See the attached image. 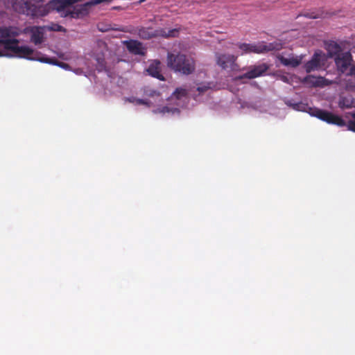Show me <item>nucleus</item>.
Returning a JSON list of instances; mask_svg holds the SVG:
<instances>
[{
    "instance_id": "1",
    "label": "nucleus",
    "mask_w": 355,
    "mask_h": 355,
    "mask_svg": "<svg viewBox=\"0 0 355 355\" xmlns=\"http://www.w3.org/2000/svg\"><path fill=\"white\" fill-rule=\"evenodd\" d=\"M167 67L175 72L183 75H190L196 70V61L189 54L181 52L167 53Z\"/></svg>"
},
{
    "instance_id": "2",
    "label": "nucleus",
    "mask_w": 355,
    "mask_h": 355,
    "mask_svg": "<svg viewBox=\"0 0 355 355\" xmlns=\"http://www.w3.org/2000/svg\"><path fill=\"white\" fill-rule=\"evenodd\" d=\"M286 104L297 111L307 112V110H309V112L311 116H315L327 123L336 125L339 127H344L346 125L345 121L341 116L334 114L329 111L318 108L312 109L309 107L307 104L302 102L293 103L291 101H288L286 102Z\"/></svg>"
},
{
    "instance_id": "3",
    "label": "nucleus",
    "mask_w": 355,
    "mask_h": 355,
    "mask_svg": "<svg viewBox=\"0 0 355 355\" xmlns=\"http://www.w3.org/2000/svg\"><path fill=\"white\" fill-rule=\"evenodd\" d=\"M13 8L19 13L31 17L44 16L46 15L45 8L40 3L43 0H13Z\"/></svg>"
},
{
    "instance_id": "4",
    "label": "nucleus",
    "mask_w": 355,
    "mask_h": 355,
    "mask_svg": "<svg viewBox=\"0 0 355 355\" xmlns=\"http://www.w3.org/2000/svg\"><path fill=\"white\" fill-rule=\"evenodd\" d=\"M336 69L338 73L355 78V62L349 51H346L334 58Z\"/></svg>"
},
{
    "instance_id": "5",
    "label": "nucleus",
    "mask_w": 355,
    "mask_h": 355,
    "mask_svg": "<svg viewBox=\"0 0 355 355\" xmlns=\"http://www.w3.org/2000/svg\"><path fill=\"white\" fill-rule=\"evenodd\" d=\"M178 33L179 31L176 28H159L154 29L151 27H141L137 30V35L142 40H150L154 37H175L178 35Z\"/></svg>"
},
{
    "instance_id": "6",
    "label": "nucleus",
    "mask_w": 355,
    "mask_h": 355,
    "mask_svg": "<svg viewBox=\"0 0 355 355\" xmlns=\"http://www.w3.org/2000/svg\"><path fill=\"white\" fill-rule=\"evenodd\" d=\"M237 46L244 53H263L272 51H279L283 47V44L278 42L269 44L265 42L258 44L239 43Z\"/></svg>"
},
{
    "instance_id": "7",
    "label": "nucleus",
    "mask_w": 355,
    "mask_h": 355,
    "mask_svg": "<svg viewBox=\"0 0 355 355\" xmlns=\"http://www.w3.org/2000/svg\"><path fill=\"white\" fill-rule=\"evenodd\" d=\"M19 41L17 39H13L12 43L7 44V51L12 52L15 56L28 60H39V58L34 55L38 53L28 46H19ZM41 58H40V59Z\"/></svg>"
},
{
    "instance_id": "8",
    "label": "nucleus",
    "mask_w": 355,
    "mask_h": 355,
    "mask_svg": "<svg viewBox=\"0 0 355 355\" xmlns=\"http://www.w3.org/2000/svg\"><path fill=\"white\" fill-rule=\"evenodd\" d=\"M215 58L217 65L223 69L225 70L230 69L232 71H234L239 67L236 62L237 60V56L236 55L228 53H216Z\"/></svg>"
},
{
    "instance_id": "9",
    "label": "nucleus",
    "mask_w": 355,
    "mask_h": 355,
    "mask_svg": "<svg viewBox=\"0 0 355 355\" xmlns=\"http://www.w3.org/2000/svg\"><path fill=\"white\" fill-rule=\"evenodd\" d=\"M45 31V26H30L24 29V33L29 34L31 35V42L37 46L44 42Z\"/></svg>"
},
{
    "instance_id": "10",
    "label": "nucleus",
    "mask_w": 355,
    "mask_h": 355,
    "mask_svg": "<svg viewBox=\"0 0 355 355\" xmlns=\"http://www.w3.org/2000/svg\"><path fill=\"white\" fill-rule=\"evenodd\" d=\"M268 65L265 63L259 65L250 66L249 67V70L246 73L239 76H236L235 78V80H242L243 78L253 79L264 74L268 71Z\"/></svg>"
},
{
    "instance_id": "11",
    "label": "nucleus",
    "mask_w": 355,
    "mask_h": 355,
    "mask_svg": "<svg viewBox=\"0 0 355 355\" xmlns=\"http://www.w3.org/2000/svg\"><path fill=\"white\" fill-rule=\"evenodd\" d=\"M325 64V58L321 51L315 52L311 59L305 63L304 69L306 73L318 70Z\"/></svg>"
},
{
    "instance_id": "12",
    "label": "nucleus",
    "mask_w": 355,
    "mask_h": 355,
    "mask_svg": "<svg viewBox=\"0 0 355 355\" xmlns=\"http://www.w3.org/2000/svg\"><path fill=\"white\" fill-rule=\"evenodd\" d=\"M17 35L18 33L14 31L12 27L0 28V44L3 45L5 51H7V44L12 43L14 37Z\"/></svg>"
},
{
    "instance_id": "13",
    "label": "nucleus",
    "mask_w": 355,
    "mask_h": 355,
    "mask_svg": "<svg viewBox=\"0 0 355 355\" xmlns=\"http://www.w3.org/2000/svg\"><path fill=\"white\" fill-rule=\"evenodd\" d=\"M124 44L128 51L134 55H144L146 53V49L143 47L142 43L138 40L125 41Z\"/></svg>"
},
{
    "instance_id": "14",
    "label": "nucleus",
    "mask_w": 355,
    "mask_h": 355,
    "mask_svg": "<svg viewBox=\"0 0 355 355\" xmlns=\"http://www.w3.org/2000/svg\"><path fill=\"white\" fill-rule=\"evenodd\" d=\"M147 73L150 76L159 80H165L164 76L162 74L161 62L158 60H153L146 69Z\"/></svg>"
},
{
    "instance_id": "15",
    "label": "nucleus",
    "mask_w": 355,
    "mask_h": 355,
    "mask_svg": "<svg viewBox=\"0 0 355 355\" xmlns=\"http://www.w3.org/2000/svg\"><path fill=\"white\" fill-rule=\"evenodd\" d=\"M325 49L327 51L328 56L333 59L343 53L341 46L336 42L332 40L325 42Z\"/></svg>"
},
{
    "instance_id": "16",
    "label": "nucleus",
    "mask_w": 355,
    "mask_h": 355,
    "mask_svg": "<svg viewBox=\"0 0 355 355\" xmlns=\"http://www.w3.org/2000/svg\"><path fill=\"white\" fill-rule=\"evenodd\" d=\"M277 58L283 65L286 67H291L293 68L298 67L301 64L302 60V57L301 56L298 57L292 55L290 58H285L281 54H278Z\"/></svg>"
},
{
    "instance_id": "17",
    "label": "nucleus",
    "mask_w": 355,
    "mask_h": 355,
    "mask_svg": "<svg viewBox=\"0 0 355 355\" xmlns=\"http://www.w3.org/2000/svg\"><path fill=\"white\" fill-rule=\"evenodd\" d=\"M304 81L312 84L315 87H323L328 85V80L322 77H315L307 76L304 78Z\"/></svg>"
},
{
    "instance_id": "18",
    "label": "nucleus",
    "mask_w": 355,
    "mask_h": 355,
    "mask_svg": "<svg viewBox=\"0 0 355 355\" xmlns=\"http://www.w3.org/2000/svg\"><path fill=\"white\" fill-rule=\"evenodd\" d=\"M39 61L41 62H44V63L56 65V66H58V67H60L64 69H66V70H69L70 69V67L68 64L63 62H60L55 58H43L42 57L40 59H39Z\"/></svg>"
},
{
    "instance_id": "19",
    "label": "nucleus",
    "mask_w": 355,
    "mask_h": 355,
    "mask_svg": "<svg viewBox=\"0 0 355 355\" xmlns=\"http://www.w3.org/2000/svg\"><path fill=\"white\" fill-rule=\"evenodd\" d=\"M338 106L341 109L354 107H355V100L349 97H342L339 100Z\"/></svg>"
},
{
    "instance_id": "20",
    "label": "nucleus",
    "mask_w": 355,
    "mask_h": 355,
    "mask_svg": "<svg viewBox=\"0 0 355 355\" xmlns=\"http://www.w3.org/2000/svg\"><path fill=\"white\" fill-rule=\"evenodd\" d=\"M96 61L97 62L96 69L99 71H102L106 68V62L103 55H98L96 58Z\"/></svg>"
},
{
    "instance_id": "21",
    "label": "nucleus",
    "mask_w": 355,
    "mask_h": 355,
    "mask_svg": "<svg viewBox=\"0 0 355 355\" xmlns=\"http://www.w3.org/2000/svg\"><path fill=\"white\" fill-rule=\"evenodd\" d=\"M187 95V91L182 87L176 88V89L173 93V96H174L177 99H181L182 97H184Z\"/></svg>"
},
{
    "instance_id": "22",
    "label": "nucleus",
    "mask_w": 355,
    "mask_h": 355,
    "mask_svg": "<svg viewBox=\"0 0 355 355\" xmlns=\"http://www.w3.org/2000/svg\"><path fill=\"white\" fill-rule=\"evenodd\" d=\"M46 30L51 31H58V32H66V29L58 24H52L50 26H45Z\"/></svg>"
},
{
    "instance_id": "23",
    "label": "nucleus",
    "mask_w": 355,
    "mask_h": 355,
    "mask_svg": "<svg viewBox=\"0 0 355 355\" xmlns=\"http://www.w3.org/2000/svg\"><path fill=\"white\" fill-rule=\"evenodd\" d=\"M353 119L350 120L347 123L348 130L355 132V113L352 114Z\"/></svg>"
},
{
    "instance_id": "24",
    "label": "nucleus",
    "mask_w": 355,
    "mask_h": 355,
    "mask_svg": "<svg viewBox=\"0 0 355 355\" xmlns=\"http://www.w3.org/2000/svg\"><path fill=\"white\" fill-rule=\"evenodd\" d=\"M345 87L347 90H352L355 88V83L351 80H348L345 84Z\"/></svg>"
},
{
    "instance_id": "25",
    "label": "nucleus",
    "mask_w": 355,
    "mask_h": 355,
    "mask_svg": "<svg viewBox=\"0 0 355 355\" xmlns=\"http://www.w3.org/2000/svg\"><path fill=\"white\" fill-rule=\"evenodd\" d=\"M171 112V109L167 107V106H164V107H162L161 108H159L157 109L156 111H155V113L157 112H159V113H168V112Z\"/></svg>"
},
{
    "instance_id": "26",
    "label": "nucleus",
    "mask_w": 355,
    "mask_h": 355,
    "mask_svg": "<svg viewBox=\"0 0 355 355\" xmlns=\"http://www.w3.org/2000/svg\"><path fill=\"white\" fill-rule=\"evenodd\" d=\"M209 88V86L202 85V86L198 87L197 90L200 93H203V92H206Z\"/></svg>"
},
{
    "instance_id": "27",
    "label": "nucleus",
    "mask_w": 355,
    "mask_h": 355,
    "mask_svg": "<svg viewBox=\"0 0 355 355\" xmlns=\"http://www.w3.org/2000/svg\"><path fill=\"white\" fill-rule=\"evenodd\" d=\"M137 102L138 104H140V105H146L147 104V102L144 99H138L137 101Z\"/></svg>"
},
{
    "instance_id": "28",
    "label": "nucleus",
    "mask_w": 355,
    "mask_h": 355,
    "mask_svg": "<svg viewBox=\"0 0 355 355\" xmlns=\"http://www.w3.org/2000/svg\"><path fill=\"white\" fill-rule=\"evenodd\" d=\"M282 79L284 82H288V78L286 76H282Z\"/></svg>"
},
{
    "instance_id": "29",
    "label": "nucleus",
    "mask_w": 355,
    "mask_h": 355,
    "mask_svg": "<svg viewBox=\"0 0 355 355\" xmlns=\"http://www.w3.org/2000/svg\"><path fill=\"white\" fill-rule=\"evenodd\" d=\"M3 55H4L3 51H2V50L0 49V57L3 56Z\"/></svg>"
},
{
    "instance_id": "30",
    "label": "nucleus",
    "mask_w": 355,
    "mask_h": 355,
    "mask_svg": "<svg viewBox=\"0 0 355 355\" xmlns=\"http://www.w3.org/2000/svg\"><path fill=\"white\" fill-rule=\"evenodd\" d=\"M145 1H146V0H139V1H138V3H141L144 2Z\"/></svg>"
},
{
    "instance_id": "31",
    "label": "nucleus",
    "mask_w": 355,
    "mask_h": 355,
    "mask_svg": "<svg viewBox=\"0 0 355 355\" xmlns=\"http://www.w3.org/2000/svg\"><path fill=\"white\" fill-rule=\"evenodd\" d=\"M310 17H311V18H317V16H315V15L312 16V15H311V16H310Z\"/></svg>"
}]
</instances>
